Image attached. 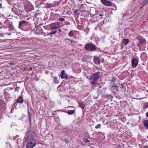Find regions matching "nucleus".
<instances>
[{
    "label": "nucleus",
    "mask_w": 148,
    "mask_h": 148,
    "mask_svg": "<svg viewBox=\"0 0 148 148\" xmlns=\"http://www.w3.org/2000/svg\"><path fill=\"white\" fill-rule=\"evenodd\" d=\"M35 136L34 132L32 130H30L26 132V135L25 137V140H29L34 139Z\"/></svg>",
    "instance_id": "nucleus-1"
},
{
    "label": "nucleus",
    "mask_w": 148,
    "mask_h": 148,
    "mask_svg": "<svg viewBox=\"0 0 148 148\" xmlns=\"http://www.w3.org/2000/svg\"><path fill=\"white\" fill-rule=\"evenodd\" d=\"M29 26L28 22L25 21H21L19 22L18 27L20 29L27 27Z\"/></svg>",
    "instance_id": "nucleus-2"
},
{
    "label": "nucleus",
    "mask_w": 148,
    "mask_h": 148,
    "mask_svg": "<svg viewBox=\"0 0 148 148\" xmlns=\"http://www.w3.org/2000/svg\"><path fill=\"white\" fill-rule=\"evenodd\" d=\"M28 140L27 145V148H33L34 147L36 143V141L35 139L27 140Z\"/></svg>",
    "instance_id": "nucleus-3"
},
{
    "label": "nucleus",
    "mask_w": 148,
    "mask_h": 148,
    "mask_svg": "<svg viewBox=\"0 0 148 148\" xmlns=\"http://www.w3.org/2000/svg\"><path fill=\"white\" fill-rule=\"evenodd\" d=\"M85 47L86 50L91 51H95L97 48V47L95 45L90 43L85 45Z\"/></svg>",
    "instance_id": "nucleus-4"
},
{
    "label": "nucleus",
    "mask_w": 148,
    "mask_h": 148,
    "mask_svg": "<svg viewBox=\"0 0 148 148\" xmlns=\"http://www.w3.org/2000/svg\"><path fill=\"white\" fill-rule=\"evenodd\" d=\"M100 73L99 72H96L92 74L90 78V80H94L98 81L99 78L100 77Z\"/></svg>",
    "instance_id": "nucleus-5"
},
{
    "label": "nucleus",
    "mask_w": 148,
    "mask_h": 148,
    "mask_svg": "<svg viewBox=\"0 0 148 148\" xmlns=\"http://www.w3.org/2000/svg\"><path fill=\"white\" fill-rule=\"evenodd\" d=\"M51 29H57L59 27L60 24L58 22H54L50 25Z\"/></svg>",
    "instance_id": "nucleus-6"
},
{
    "label": "nucleus",
    "mask_w": 148,
    "mask_h": 148,
    "mask_svg": "<svg viewBox=\"0 0 148 148\" xmlns=\"http://www.w3.org/2000/svg\"><path fill=\"white\" fill-rule=\"evenodd\" d=\"M101 2L103 4L107 6H111L112 4V2L107 0H101Z\"/></svg>",
    "instance_id": "nucleus-7"
},
{
    "label": "nucleus",
    "mask_w": 148,
    "mask_h": 148,
    "mask_svg": "<svg viewBox=\"0 0 148 148\" xmlns=\"http://www.w3.org/2000/svg\"><path fill=\"white\" fill-rule=\"evenodd\" d=\"M138 60L135 58H133L132 60V65L133 68L136 67L138 63Z\"/></svg>",
    "instance_id": "nucleus-8"
},
{
    "label": "nucleus",
    "mask_w": 148,
    "mask_h": 148,
    "mask_svg": "<svg viewBox=\"0 0 148 148\" xmlns=\"http://www.w3.org/2000/svg\"><path fill=\"white\" fill-rule=\"evenodd\" d=\"M8 27L10 30V31H12L10 33L12 34L13 33H17L16 30H15L13 26V25L12 24H9L8 25Z\"/></svg>",
    "instance_id": "nucleus-9"
},
{
    "label": "nucleus",
    "mask_w": 148,
    "mask_h": 148,
    "mask_svg": "<svg viewBox=\"0 0 148 148\" xmlns=\"http://www.w3.org/2000/svg\"><path fill=\"white\" fill-rule=\"evenodd\" d=\"M93 61L95 64H99L100 62V60L99 58L96 56H94Z\"/></svg>",
    "instance_id": "nucleus-10"
},
{
    "label": "nucleus",
    "mask_w": 148,
    "mask_h": 148,
    "mask_svg": "<svg viewBox=\"0 0 148 148\" xmlns=\"http://www.w3.org/2000/svg\"><path fill=\"white\" fill-rule=\"evenodd\" d=\"M61 78L62 79H66L67 78V75L65 73V71L63 70L61 72Z\"/></svg>",
    "instance_id": "nucleus-11"
},
{
    "label": "nucleus",
    "mask_w": 148,
    "mask_h": 148,
    "mask_svg": "<svg viewBox=\"0 0 148 148\" xmlns=\"http://www.w3.org/2000/svg\"><path fill=\"white\" fill-rule=\"evenodd\" d=\"M23 98L21 96H20L16 100V102L17 103H20L21 104L23 103Z\"/></svg>",
    "instance_id": "nucleus-12"
},
{
    "label": "nucleus",
    "mask_w": 148,
    "mask_h": 148,
    "mask_svg": "<svg viewBox=\"0 0 148 148\" xmlns=\"http://www.w3.org/2000/svg\"><path fill=\"white\" fill-rule=\"evenodd\" d=\"M36 33L38 34H42L43 33V30L42 29L38 27V30H36Z\"/></svg>",
    "instance_id": "nucleus-13"
},
{
    "label": "nucleus",
    "mask_w": 148,
    "mask_h": 148,
    "mask_svg": "<svg viewBox=\"0 0 148 148\" xmlns=\"http://www.w3.org/2000/svg\"><path fill=\"white\" fill-rule=\"evenodd\" d=\"M122 42L125 45H127L129 42V40L128 39H124L122 40Z\"/></svg>",
    "instance_id": "nucleus-14"
},
{
    "label": "nucleus",
    "mask_w": 148,
    "mask_h": 148,
    "mask_svg": "<svg viewBox=\"0 0 148 148\" xmlns=\"http://www.w3.org/2000/svg\"><path fill=\"white\" fill-rule=\"evenodd\" d=\"M5 34L8 35H10L12 34V33H6L5 34L2 32H0V36L4 37Z\"/></svg>",
    "instance_id": "nucleus-15"
},
{
    "label": "nucleus",
    "mask_w": 148,
    "mask_h": 148,
    "mask_svg": "<svg viewBox=\"0 0 148 148\" xmlns=\"http://www.w3.org/2000/svg\"><path fill=\"white\" fill-rule=\"evenodd\" d=\"M52 77H53V81L54 83L58 84L59 82L58 79V78L56 77H53L52 76H51Z\"/></svg>",
    "instance_id": "nucleus-16"
},
{
    "label": "nucleus",
    "mask_w": 148,
    "mask_h": 148,
    "mask_svg": "<svg viewBox=\"0 0 148 148\" xmlns=\"http://www.w3.org/2000/svg\"><path fill=\"white\" fill-rule=\"evenodd\" d=\"M145 42V39H141L139 42V44L137 45L138 47H139L140 45L142 43H144Z\"/></svg>",
    "instance_id": "nucleus-17"
},
{
    "label": "nucleus",
    "mask_w": 148,
    "mask_h": 148,
    "mask_svg": "<svg viewBox=\"0 0 148 148\" xmlns=\"http://www.w3.org/2000/svg\"><path fill=\"white\" fill-rule=\"evenodd\" d=\"M144 124L146 127L148 128V120H146L144 121Z\"/></svg>",
    "instance_id": "nucleus-18"
},
{
    "label": "nucleus",
    "mask_w": 148,
    "mask_h": 148,
    "mask_svg": "<svg viewBox=\"0 0 148 148\" xmlns=\"http://www.w3.org/2000/svg\"><path fill=\"white\" fill-rule=\"evenodd\" d=\"M74 110H69L68 111V113L69 114H72L75 113Z\"/></svg>",
    "instance_id": "nucleus-19"
},
{
    "label": "nucleus",
    "mask_w": 148,
    "mask_h": 148,
    "mask_svg": "<svg viewBox=\"0 0 148 148\" xmlns=\"http://www.w3.org/2000/svg\"><path fill=\"white\" fill-rule=\"evenodd\" d=\"M79 104L82 108H84L85 107L84 104L82 102H80Z\"/></svg>",
    "instance_id": "nucleus-20"
},
{
    "label": "nucleus",
    "mask_w": 148,
    "mask_h": 148,
    "mask_svg": "<svg viewBox=\"0 0 148 148\" xmlns=\"http://www.w3.org/2000/svg\"><path fill=\"white\" fill-rule=\"evenodd\" d=\"M97 81L92 80V81L90 82V84L92 85L93 86H94L95 84H97Z\"/></svg>",
    "instance_id": "nucleus-21"
},
{
    "label": "nucleus",
    "mask_w": 148,
    "mask_h": 148,
    "mask_svg": "<svg viewBox=\"0 0 148 148\" xmlns=\"http://www.w3.org/2000/svg\"><path fill=\"white\" fill-rule=\"evenodd\" d=\"M73 31H71L68 34V35L70 37H72L73 35Z\"/></svg>",
    "instance_id": "nucleus-22"
},
{
    "label": "nucleus",
    "mask_w": 148,
    "mask_h": 148,
    "mask_svg": "<svg viewBox=\"0 0 148 148\" xmlns=\"http://www.w3.org/2000/svg\"><path fill=\"white\" fill-rule=\"evenodd\" d=\"M5 104L2 100L0 101V106L1 107H2Z\"/></svg>",
    "instance_id": "nucleus-23"
},
{
    "label": "nucleus",
    "mask_w": 148,
    "mask_h": 148,
    "mask_svg": "<svg viewBox=\"0 0 148 148\" xmlns=\"http://www.w3.org/2000/svg\"><path fill=\"white\" fill-rule=\"evenodd\" d=\"M101 126V124H99L95 126V128L96 129L100 128Z\"/></svg>",
    "instance_id": "nucleus-24"
},
{
    "label": "nucleus",
    "mask_w": 148,
    "mask_h": 148,
    "mask_svg": "<svg viewBox=\"0 0 148 148\" xmlns=\"http://www.w3.org/2000/svg\"><path fill=\"white\" fill-rule=\"evenodd\" d=\"M112 88H115L116 89V91H117L118 89V88L116 86H114L112 87Z\"/></svg>",
    "instance_id": "nucleus-25"
},
{
    "label": "nucleus",
    "mask_w": 148,
    "mask_h": 148,
    "mask_svg": "<svg viewBox=\"0 0 148 148\" xmlns=\"http://www.w3.org/2000/svg\"><path fill=\"white\" fill-rule=\"evenodd\" d=\"M74 13L76 14H77V15H79L80 13H79V12H78V10H75V11L74 12Z\"/></svg>",
    "instance_id": "nucleus-26"
},
{
    "label": "nucleus",
    "mask_w": 148,
    "mask_h": 148,
    "mask_svg": "<svg viewBox=\"0 0 148 148\" xmlns=\"http://www.w3.org/2000/svg\"><path fill=\"white\" fill-rule=\"evenodd\" d=\"M145 108H146L148 107V103H146L144 105Z\"/></svg>",
    "instance_id": "nucleus-27"
},
{
    "label": "nucleus",
    "mask_w": 148,
    "mask_h": 148,
    "mask_svg": "<svg viewBox=\"0 0 148 148\" xmlns=\"http://www.w3.org/2000/svg\"><path fill=\"white\" fill-rule=\"evenodd\" d=\"M57 31L55 30L54 32H51L50 34H56L57 33Z\"/></svg>",
    "instance_id": "nucleus-28"
},
{
    "label": "nucleus",
    "mask_w": 148,
    "mask_h": 148,
    "mask_svg": "<svg viewBox=\"0 0 148 148\" xmlns=\"http://www.w3.org/2000/svg\"><path fill=\"white\" fill-rule=\"evenodd\" d=\"M59 20L60 21L62 22L64 21L65 19L64 18H59Z\"/></svg>",
    "instance_id": "nucleus-29"
},
{
    "label": "nucleus",
    "mask_w": 148,
    "mask_h": 148,
    "mask_svg": "<svg viewBox=\"0 0 148 148\" xmlns=\"http://www.w3.org/2000/svg\"><path fill=\"white\" fill-rule=\"evenodd\" d=\"M143 2L145 3V4H146L148 3V0H144Z\"/></svg>",
    "instance_id": "nucleus-30"
},
{
    "label": "nucleus",
    "mask_w": 148,
    "mask_h": 148,
    "mask_svg": "<svg viewBox=\"0 0 148 148\" xmlns=\"http://www.w3.org/2000/svg\"><path fill=\"white\" fill-rule=\"evenodd\" d=\"M64 140L65 142L66 143H68L69 142V140L66 139H65Z\"/></svg>",
    "instance_id": "nucleus-31"
},
{
    "label": "nucleus",
    "mask_w": 148,
    "mask_h": 148,
    "mask_svg": "<svg viewBox=\"0 0 148 148\" xmlns=\"http://www.w3.org/2000/svg\"><path fill=\"white\" fill-rule=\"evenodd\" d=\"M28 114H29L28 117L29 119V121H30L31 120V116L30 115V113L29 112H28Z\"/></svg>",
    "instance_id": "nucleus-32"
},
{
    "label": "nucleus",
    "mask_w": 148,
    "mask_h": 148,
    "mask_svg": "<svg viewBox=\"0 0 148 148\" xmlns=\"http://www.w3.org/2000/svg\"><path fill=\"white\" fill-rule=\"evenodd\" d=\"M85 142L87 143H88V142H90V141L88 139H86L85 140Z\"/></svg>",
    "instance_id": "nucleus-33"
},
{
    "label": "nucleus",
    "mask_w": 148,
    "mask_h": 148,
    "mask_svg": "<svg viewBox=\"0 0 148 148\" xmlns=\"http://www.w3.org/2000/svg\"><path fill=\"white\" fill-rule=\"evenodd\" d=\"M146 4H145V3L143 2V4L141 6V7L140 9L141 8L143 7L144 6H145Z\"/></svg>",
    "instance_id": "nucleus-34"
},
{
    "label": "nucleus",
    "mask_w": 148,
    "mask_h": 148,
    "mask_svg": "<svg viewBox=\"0 0 148 148\" xmlns=\"http://www.w3.org/2000/svg\"><path fill=\"white\" fill-rule=\"evenodd\" d=\"M114 7L115 8V9L114 10H116L117 9V7H116V6L115 5H114Z\"/></svg>",
    "instance_id": "nucleus-35"
},
{
    "label": "nucleus",
    "mask_w": 148,
    "mask_h": 148,
    "mask_svg": "<svg viewBox=\"0 0 148 148\" xmlns=\"http://www.w3.org/2000/svg\"><path fill=\"white\" fill-rule=\"evenodd\" d=\"M146 117H148V112H147L146 113Z\"/></svg>",
    "instance_id": "nucleus-36"
},
{
    "label": "nucleus",
    "mask_w": 148,
    "mask_h": 148,
    "mask_svg": "<svg viewBox=\"0 0 148 148\" xmlns=\"http://www.w3.org/2000/svg\"><path fill=\"white\" fill-rule=\"evenodd\" d=\"M70 41L71 42H74V40H71V39H70Z\"/></svg>",
    "instance_id": "nucleus-37"
},
{
    "label": "nucleus",
    "mask_w": 148,
    "mask_h": 148,
    "mask_svg": "<svg viewBox=\"0 0 148 148\" xmlns=\"http://www.w3.org/2000/svg\"><path fill=\"white\" fill-rule=\"evenodd\" d=\"M29 69L30 70H32V68L31 67H30L29 68Z\"/></svg>",
    "instance_id": "nucleus-38"
},
{
    "label": "nucleus",
    "mask_w": 148,
    "mask_h": 148,
    "mask_svg": "<svg viewBox=\"0 0 148 148\" xmlns=\"http://www.w3.org/2000/svg\"><path fill=\"white\" fill-rule=\"evenodd\" d=\"M3 27V26H0V29H2Z\"/></svg>",
    "instance_id": "nucleus-39"
},
{
    "label": "nucleus",
    "mask_w": 148,
    "mask_h": 148,
    "mask_svg": "<svg viewBox=\"0 0 148 148\" xmlns=\"http://www.w3.org/2000/svg\"><path fill=\"white\" fill-rule=\"evenodd\" d=\"M2 4L1 3L0 4V8H1Z\"/></svg>",
    "instance_id": "nucleus-40"
},
{
    "label": "nucleus",
    "mask_w": 148,
    "mask_h": 148,
    "mask_svg": "<svg viewBox=\"0 0 148 148\" xmlns=\"http://www.w3.org/2000/svg\"><path fill=\"white\" fill-rule=\"evenodd\" d=\"M143 148H148V146L144 147Z\"/></svg>",
    "instance_id": "nucleus-41"
},
{
    "label": "nucleus",
    "mask_w": 148,
    "mask_h": 148,
    "mask_svg": "<svg viewBox=\"0 0 148 148\" xmlns=\"http://www.w3.org/2000/svg\"><path fill=\"white\" fill-rule=\"evenodd\" d=\"M99 16H103V15L102 14H100L99 15Z\"/></svg>",
    "instance_id": "nucleus-42"
},
{
    "label": "nucleus",
    "mask_w": 148,
    "mask_h": 148,
    "mask_svg": "<svg viewBox=\"0 0 148 148\" xmlns=\"http://www.w3.org/2000/svg\"><path fill=\"white\" fill-rule=\"evenodd\" d=\"M59 32H61V29H59Z\"/></svg>",
    "instance_id": "nucleus-43"
},
{
    "label": "nucleus",
    "mask_w": 148,
    "mask_h": 148,
    "mask_svg": "<svg viewBox=\"0 0 148 148\" xmlns=\"http://www.w3.org/2000/svg\"><path fill=\"white\" fill-rule=\"evenodd\" d=\"M67 40H69V41H70V39H67Z\"/></svg>",
    "instance_id": "nucleus-44"
},
{
    "label": "nucleus",
    "mask_w": 148,
    "mask_h": 148,
    "mask_svg": "<svg viewBox=\"0 0 148 148\" xmlns=\"http://www.w3.org/2000/svg\"><path fill=\"white\" fill-rule=\"evenodd\" d=\"M46 36L45 35V34L44 35V36Z\"/></svg>",
    "instance_id": "nucleus-45"
},
{
    "label": "nucleus",
    "mask_w": 148,
    "mask_h": 148,
    "mask_svg": "<svg viewBox=\"0 0 148 148\" xmlns=\"http://www.w3.org/2000/svg\"><path fill=\"white\" fill-rule=\"evenodd\" d=\"M12 64V63H10V64Z\"/></svg>",
    "instance_id": "nucleus-46"
},
{
    "label": "nucleus",
    "mask_w": 148,
    "mask_h": 148,
    "mask_svg": "<svg viewBox=\"0 0 148 148\" xmlns=\"http://www.w3.org/2000/svg\"><path fill=\"white\" fill-rule=\"evenodd\" d=\"M12 64V63H10V64Z\"/></svg>",
    "instance_id": "nucleus-47"
},
{
    "label": "nucleus",
    "mask_w": 148,
    "mask_h": 148,
    "mask_svg": "<svg viewBox=\"0 0 148 148\" xmlns=\"http://www.w3.org/2000/svg\"><path fill=\"white\" fill-rule=\"evenodd\" d=\"M49 34H48L47 35H49Z\"/></svg>",
    "instance_id": "nucleus-48"
},
{
    "label": "nucleus",
    "mask_w": 148,
    "mask_h": 148,
    "mask_svg": "<svg viewBox=\"0 0 148 148\" xmlns=\"http://www.w3.org/2000/svg\"><path fill=\"white\" fill-rule=\"evenodd\" d=\"M148 50V49H147Z\"/></svg>",
    "instance_id": "nucleus-49"
}]
</instances>
